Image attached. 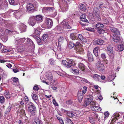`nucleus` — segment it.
Listing matches in <instances>:
<instances>
[{
  "mask_svg": "<svg viewBox=\"0 0 124 124\" xmlns=\"http://www.w3.org/2000/svg\"><path fill=\"white\" fill-rule=\"evenodd\" d=\"M95 17L97 20L100 21L101 20L100 13L95 14Z\"/></svg>",
  "mask_w": 124,
  "mask_h": 124,
  "instance_id": "37998d69",
  "label": "nucleus"
},
{
  "mask_svg": "<svg viewBox=\"0 0 124 124\" xmlns=\"http://www.w3.org/2000/svg\"><path fill=\"white\" fill-rule=\"evenodd\" d=\"M34 17V19L37 23H40L42 22L43 20V17L41 15H38L33 16Z\"/></svg>",
  "mask_w": 124,
  "mask_h": 124,
  "instance_id": "f8f14e48",
  "label": "nucleus"
},
{
  "mask_svg": "<svg viewBox=\"0 0 124 124\" xmlns=\"http://www.w3.org/2000/svg\"><path fill=\"white\" fill-rule=\"evenodd\" d=\"M46 78L49 81L53 82L54 83V80L53 79V77L52 73L51 72H48L46 75Z\"/></svg>",
  "mask_w": 124,
  "mask_h": 124,
  "instance_id": "4468645a",
  "label": "nucleus"
},
{
  "mask_svg": "<svg viewBox=\"0 0 124 124\" xmlns=\"http://www.w3.org/2000/svg\"><path fill=\"white\" fill-rule=\"evenodd\" d=\"M78 67L82 71H85V67L84 64L82 63H79L78 65Z\"/></svg>",
  "mask_w": 124,
  "mask_h": 124,
  "instance_id": "aec40b11",
  "label": "nucleus"
},
{
  "mask_svg": "<svg viewBox=\"0 0 124 124\" xmlns=\"http://www.w3.org/2000/svg\"><path fill=\"white\" fill-rule=\"evenodd\" d=\"M11 108L12 106H9L7 108L4 112L5 115H7L8 114L10 111Z\"/></svg>",
  "mask_w": 124,
  "mask_h": 124,
  "instance_id": "f704fd0d",
  "label": "nucleus"
},
{
  "mask_svg": "<svg viewBox=\"0 0 124 124\" xmlns=\"http://www.w3.org/2000/svg\"><path fill=\"white\" fill-rule=\"evenodd\" d=\"M90 105L91 106H94L98 105V104L95 101H91V102Z\"/></svg>",
  "mask_w": 124,
  "mask_h": 124,
  "instance_id": "5fc2aeb1",
  "label": "nucleus"
},
{
  "mask_svg": "<svg viewBox=\"0 0 124 124\" xmlns=\"http://www.w3.org/2000/svg\"><path fill=\"white\" fill-rule=\"evenodd\" d=\"M11 79L13 81L15 82H17L18 80V78H12Z\"/></svg>",
  "mask_w": 124,
  "mask_h": 124,
  "instance_id": "338daca9",
  "label": "nucleus"
},
{
  "mask_svg": "<svg viewBox=\"0 0 124 124\" xmlns=\"http://www.w3.org/2000/svg\"><path fill=\"white\" fill-rule=\"evenodd\" d=\"M110 29L114 33H115L116 32V29L115 28L110 27Z\"/></svg>",
  "mask_w": 124,
  "mask_h": 124,
  "instance_id": "13d9d810",
  "label": "nucleus"
},
{
  "mask_svg": "<svg viewBox=\"0 0 124 124\" xmlns=\"http://www.w3.org/2000/svg\"><path fill=\"white\" fill-rule=\"evenodd\" d=\"M34 8L32 4L29 3L27 4V9L29 13H31L34 11Z\"/></svg>",
  "mask_w": 124,
  "mask_h": 124,
  "instance_id": "9d476101",
  "label": "nucleus"
},
{
  "mask_svg": "<svg viewBox=\"0 0 124 124\" xmlns=\"http://www.w3.org/2000/svg\"><path fill=\"white\" fill-rule=\"evenodd\" d=\"M49 63L53 65L54 63V61L53 59H50L49 61Z\"/></svg>",
  "mask_w": 124,
  "mask_h": 124,
  "instance_id": "e2e57ef3",
  "label": "nucleus"
},
{
  "mask_svg": "<svg viewBox=\"0 0 124 124\" xmlns=\"http://www.w3.org/2000/svg\"><path fill=\"white\" fill-rule=\"evenodd\" d=\"M36 20L34 19V17L33 16H31L29 18V24L30 25L33 26L36 23Z\"/></svg>",
  "mask_w": 124,
  "mask_h": 124,
  "instance_id": "9b49d317",
  "label": "nucleus"
},
{
  "mask_svg": "<svg viewBox=\"0 0 124 124\" xmlns=\"http://www.w3.org/2000/svg\"><path fill=\"white\" fill-rule=\"evenodd\" d=\"M56 28L57 30L59 31H60L61 30H64L63 27L61 25V24L57 26Z\"/></svg>",
  "mask_w": 124,
  "mask_h": 124,
  "instance_id": "864d4df0",
  "label": "nucleus"
},
{
  "mask_svg": "<svg viewBox=\"0 0 124 124\" xmlns=\"http://www.w3.org/2000/svg\"><path fill=\"white\" fill-rule=\"evenodd\" d=\"M62 64L67 68H70L75 65V64L72 60L69 59L67 61L63 60L62 62Z\"/></svg>",
  "mask_w": 124,
  "mask_h": 124,
  "instance_id": "f03ea898",
  "label": "nucleus"
},
{
  "mask_svg": "<svg viewBox=\"0 0 124 124\" xmlns=\"http://www.w3.org/2000/svg\"><path fill=\"white\" fill-rule=\"evenodd\" d=\"M74 46H75V44H74L73 43L71 42H69L68 45V46L69 48H73Z\"/></svg>",
  "mask_w": 124,
  "mask_h": 124,
  "instance_id": "c03bdc74",
  "label": "nucleus"
},
{
  "mask_svg": "<svg viewBox=\"0 0 124 124\" xmlns=\"http://www.w3.org/2000/svg\"><path fill=\"white\" fill-rule=\"evenodd\" d=\"M32 99L36 103L38 101V97L37 95L35 94H32L31 95Z\"/></svg>",
  "mask_w": 124,
  "mask_h": 124,
  "instance_id": "2f4dec72",
  "label": "nucleus"
},
{
  "mask_svg": "<svg viewBox=\"0 0 124 124\" xmlns=\"http://www.w3.org/2000/svg\"><path fill=\"white\" fill-rule=\"evenodd\" d=\"M67 114L68 116L70 118H72L74 117L76 118V117H78L81 116V115L80 114L71 112L69 111H68Z\"/></svg>",
  "mask_w": 124,
  "mask_h": 124,
  "instance_id": "6e6552de",
  "label": "nucleus"
},
{
  "mask_svg": "<svg viewBox=\"0 0 124 124\" xmlns=\"http://www.w3.org/2000/svg\"><path fill=\"white\" fill-rule=\"evenodd\" d=\"M90 121L91 123L93 124H94L95 123V120L94 119L91 118L90 119Z\"/></svg>",
  "mask_w": 124,
  "mask_h": 124,
  "instance_id": "774afa93",
  "label": "nucleus"
},
{
  "mask_svg": "<svg viewBox=\"0 0 124 124\" xmlns=\"http://www.w3.org/2000/svg\"><path fill=\"white\" fill-rule=\"evenodd\" d=\"M43 77H41L40 79L41 80V82L43 83H45L46 84L49 85H51L54 84V83H53V81L51 82L49 81V82H46L44 79L43 80Z\"/></svg>",
  "mask_w": 124,
  "mask_h": 124,
  "instance_id": "b1692460",
  "label": "nucleus"
},
{
  "mask_svg": "<svg viewBox=\"0 0 124 124\" xmlns=\"http://www.w3.org/2000/svg\"><path fill=\"white\" fill-rule=\"evenodd\" d=\"M109 115V113L108 111H107L104 113L105 116L104 118V120L106 119L108 116Z\"/></svg>",
  "mask_w": 124,
  "mask_h": 124,
  "instance_id": "8fccbe9b",
  "label": "nucleus"
},
{
  "mask_svg": "<svg viewBox=\"0 0 124 124\" xmlns=\"http://www.w3.org/2000/svg\"><path fill=\"white\" fill-rule=\"evenodd\" d=\"M81 81H82V82L83 83H90L89 82V81L87 80L86 79H85V78H82L81 79Z\"/></svg>",
  "mask_w": 124,
  "mask_h": 124,
  "instance_id": "6e6d98bb",
  "label": "nucleus"
},
{
  "mask_svg": "<svg viewBox=\"0 0 124 124\" xmlns=\"http://www.w3.org/2000/svg\"><path fill=\"white\" fill-rule=\"evenodd\" d=\"M112 119L111 120V123L113 124H115L116 121V113H115L112 116Z\"/></svg>",
  "mask_w": 124,
  "mask_h": 124,
  "instance_id": "cd10ccee",
  "label": "nucleus"
},
{
  "mask_svg": "<svg viewBox=\"0 0 124 124\" xmlns=\"http://www.w3.org/2000/svg\"><path fill=\"white\" fill-rule=\"evenodd\" d=\"M91 108L92 110L95 111H99L101 110V108L97 106V105L95 106H92Z\"/></svg>",
  "mask_w": 124,
  "mask_h": 124,
  "instance_id": "a211bd4d",
  "label": "nucleus"
},
{
  "mask_svg": "<svg viewBox=\"0 0 124 124\" xmlns=\"http://www.w3.org/2000/svg\"><path fill=\"white\" fill-rule=\"evenodd\" d=\"M112 40L115 42H116V34L113 35Z\"/></svg>",
  "mask_w": 124,
  "mask_h": 124,
  "instance_id": "680f3d73",
  "label": "nucleus"
},
{
  "mask_svg": "<svg viewBox=\"0 0 124 124\" xmlns=\"http://www.w3.org/2000/svg\"><path fill=\"white\" fill-rule=\"evenodd\" d=\"M3 47L1 50V51L3 52H10L12 50V49L11 48H8L6 46H3Z\"/></svg>",
  "mask_w": 124,
  "mask_h": 124,
  "instance_id": "412c9836",
  "label": "nucleus"
},
{
  "mask_svg": "<svg viewBox=\"0 0 124 124\" xmlns=\"http://www.w3.org/2000/svg\"><path fill=\"white\" fill-rule=\"evenodd\" d=\"M103 26L102 24L98 23L96 25V27L97 28H103Z\"/></svg>",
  "mask_w": 124,
  "mask_h": 124,
  "instance_id": "79ce46f5",
  "label": "nucleus"
},
{
  "mask_svg": "<svg viewBox=\"0 0 124 124\" xmlns=\"http://www.w3.org/2000/svg\"><path fill=\"white\" fill-rule=\"evenodd\" d=\"M76 52L77 53L80 54H84V50L82 47H77L76 49Z\"/></svg>",
  "mask_w": 124,
  "mask_h": 124,
  "instance_id": "f3484780",
  "label": "nucleus"
},
{
  "mask_svg": "<svg viewBox=\"0 0 124 124\" xmlns=\"http://www.w3.org/2000/svg\"><path fill=\"white\" fill-rule=\"evenodd\" d=\"M40 121L38 118H37L33 122V124H40Z\"/></svg>",
  "mask_w": 124,
  "mask_h": 124,
  "instance_id": "603ef678",
  "label": "nucleus"
},
{
  "mask_svg": "<svg viewBox=\"0 0 124 124\" xmlns=\"http://www.w3.org/2000/svg\"><path fill=\"white\" fill-rule=\"evenodd\" d=\"M18 112L19 113H20L22 115H25V110L23 109H19L18 110Z\"/></svg>",
  "mask_w": 124,
  "mask_h": 124,
  "instance_id": "de8ad7c7",
  "label": "nucleus"
},
{
  "mask_svg": "<svg viewBox=\"0 0 124 124\" xmlns=\"http://www.w3.org/2000/svg\"><path fill=\"white\" fill-rule=\"evenodd\" d=\"M101 57L103 59L102 61L104 62H105L106 64H107L108 63V60L106 59V56L105 54L104 53H103L101 55Z\"/></svg>",
  "mask_w": 124,
  "mask_h": 124,
  "instance_id": "a878e982",
  "label": "nucleus"
},
{
  "mask_svg": "<svg viewBox=\"0 0 124 124\" xmlns=\"http://www.w3.org/2000/svg\"><path fill=\"white\" fill-rule=\"evenodd\" d=\"M77 96L79 101L80 102H81L83 97V92L81 91H79L78 93Z\"/></svg>",
  "mask_w": 124,
  "mask_h": 124,
  "instance_id": "dca6fc26",
  "label": "nucleus"
},
{
  "mask_svg": "<svg viewBox=\"0 0 124 124\" xmlns=\"http://www.w3.org/2000/svg\"><path fill=\"white\" fill-rule=\"evenodd\" d=\"M54 8L51 7H44L42 9V12L45 13L47 11H52L54 10Z\"/></svg>",
  "mask_w": 124,
  "mask_h": 124,
  "instance_id": "2eb2a0df",
  "label": "nucleus"
},
{
  "mask_svg": "<svg viewBox=\"0 0 124 124\" xmlns=\"http://www.w3.org/2000/svg\"><path fill=\"white\" fill-rule=\"evenodd\" d=\"M124 116L121 113L119 114V113H117V124H122L124 121Z\"/></svg>",
  "mask_w": 124,
  "mask_h": 124,
  "instance_id": "20e7f679",
  "label": "nucleus"
},
{
  "mask_svg": "<svg viewBox=\"0 0 124 124\" xmlns=\"http://www.w3.org/2000/svg\"><path fill=\"white\" fill-rule=\"evenodd\" d=\"M120 32L117 29V42L118 45V49L119 51H122L124 49V44L122 38L120 37Z\"/></svg>",
  "mask_w": 124,
  "mask_h": 124,
  "instance_id": "f257e3e1",
  "label": "nucleus"
},
{
  "mask_svg": "<svg viewBox=\"0 0 124 124\" xmlns=\"http://www.w3.org/2000/svg\"><path fill=\"white\" fill-rule=\"evenodd\" d=\"M19 28L21 32H24L26 31L27 26L24 23H20L19 24Z\"/></svg>",
  "mask_w": 124,
  "mask_h": 124,
  "instance_id": "0eeeda50",
  "label": "nucleus"
},
{
  "mask_svg": "<svg viewBox=\"0 0 124 124\" xmlns=\"http://www.w3.org/2000/svg\"><path fill=\"white\" fill-rule=\"evenodd\" d=\"M91 101L87 100H86L84 102V106H86L90 104Z\"/></svg>",
  "mask_w": 124,
  "mask_h": 124,
  "instance_id": "49530a36",
  "label": "nucleus"
},
{
  "mask_svg": "<svg viewBox=\"0 0 124 124\" xmlns=\"http://www.w3.org/2000/svg\"><path fill=\"white\" fill-rule=\"evenodd\" d=\"M63 56V55L62 53H59L58 54H57V55L56 56V57L58 59H61Z\"/></svg>",
  "mask_w": 124,
  "mask_h": 124,
  "instance_id": "4d7b16f0",
  "label": "nucleus"
},
{
  "mask_svg": "<svg viewBox=\"0 0 124 124\" xmlns=\"http://www.w3.org/2000/svg\"><path fill=\"white\" fill-rule=\"evenodd\" d=\"M86 17L85 15L83 14L80 17V19L81 21L84 22H85L89 23L88 22L87 19H86Z\"/></svg>",
  "mask_w": 124,
  "mask_h": 124,
  "instance_id": "4be33fe9",
  "label": "nucleus"
},
{
  "mask_svg": "<svg viewBox=\"0 0 124 124\" xmlns=\"http://www.w3.org/2000/svg\"><path fill=\"white\" fill-rule=\"evenodd\" d=\"M26 39L24 38L19 39L17 38L15 39V42L16 44L19 45L23 43L25 41Z\"/></svg>",
  "mask_w": 124,
  "mask_h": 124,
  "instance_id": "423d86ee",
  "label": "nucleus"
},
{
  "mask_svg": "<svg viewBox=\"0 0 124 124\" xmlns=\"http://www.w3.org/2000/svg\"><path fill=\"white\" fill-rule=\"evenodd\" d=\"M107 50L108 55H110L113 53V49L111 46L109 45L107 47Z\"/></svg>",
  "mask_w": 124,
  "mask_h": 124,
  "instance_id": "6ab92c4d",
  "label": "nucleus"
},
{
  "mask_svg": "<svg viewBox=\"0 0 124 124\" xmlns=\"http://www.w3.org/2000/svg\"><path fill=\"white\" fill-rule=\"evenodd\" d=\"M27 44L28 45L32 46L33 47H34L35 46L33 41L30 38H27Z\"/></svg>",
  "mask_w": 124,
  "mask_h": 124,
  "instance_id": "393cba45",
  "label": "nucleus"
},
{
  "mask_svg": "<svg viewBox=\"0 0 124 124\" xmlns=\"http://www.w3.org/2000/svg\"><path fill=\"white\" fill-rule=\"evenodd\" d=\"M79 9L80 11H84L86 9V7L84 4H82L80 6Z\"/></svg>",
  "mask_w": 124,
  "mask_h": 124,
  "instance_id": "72a5a7b5",
  "label": "nucleus"
},
{
  "mask_svg": "<svg viewBox=\"0 0 124 124\" xmlns=\"http://www.w3.org/2000/svg\"><path fill=\"white\" fill-rule=\"evenodd\" d=\"M96 66L97 69L101 72L105 70V66L100 61H98L96 63Z\"/></svg>",
  "mask_w": 124,
  "mask_h": 124,
  "instance_id": "7ed1b4c3",
  "label": "nucleus"
},
{
  "mask_svg": "<svg viewBox=\"0 0 124 124\" xmlns=\"http://www.w3.org/2000/svg\"><path fill=\"white\" fill-rule=\"evenodd\" d=\"M28 110L30 112L34 113L36 111V108L32 104L29 106L28 108Z\"/></svg>",
  "mask_w": 124,
  "mask_h": 124,
  "instance_id": "ddd939ff",
  "label": "nucleus"
},
{
  "mask_svg": "<svg viewBox=\"0 0 124 124\" xmlns=\"http://www.w3.org/2000/svg\"><path fill=\"white\" fill-rule=\"evenodd\" d=\"M93 78L95 81H96L100 80V76L97 74H95L93 75Z\"/></svg>",
  "mask_w": 124,
  "mask_h": 124,
  "instance_id": "7c9ffc66",
  "label": "nucleus"
},
{
  "mask_svg": "<svg viewBox=\"0 0 124 124\" xmlns=\"http://www.w3.org/2000/svg\"><path fill=\"white\" fill-rule=\"evenodd\" d=\"M7 39L8 38L7 36H4L2 38V40L4 42H6L7 40Z\"/></svg>",
  "mask_w": 124,
  "mask_h": 124,
  "instance_id": "69168bd1",
  "label": "nucleus"
},
{
  "mask_svg": "<svg viewBox=\"0 0 124 124\" xmlns=\"http://www.w3.org/2000/svg\"><path fill=\"white\" fill-rule=\"evenodd\" d=\"M93 12L94 15L100 13L98 9L96 7H94V8Z\"/></svg>",
  "mask_w": 124,
  "mask_h": 124,
  "instance_id": "ea45409f",
  "label": "nucleus"
},
{
  "mask_svg": "<svg viewBox=\"0 0 124 124\" xmlns=\"http://www.w3.org/2000/svg\"><path fill=\"white\" fill-rule=\"evenodd\" d=\"M115 78L114 75H110L108 77V80L109 81H112Z\"/></svg>",
  "mask_w": 124,
  "mask_h": 124,
  "instance_id": "c9c22d12",
  "label": "nucleus"
},
{
  "mask_svg": "<svg viewBox=\"0 0 124 124\" xmlns=\"http://www.w3.org/2000/svg\"><path fill=\"white\" fill-rule=\"evenodd\" d=\"M13 93H12L11 95L8 92H6L4 93V95L7 99H9L11 96H13Z\"/></svg>",
  "mask_w": 124,
  "mask_h": 124,
  "instance_id": "c85d7f7f",
  "label": "nucleus"
},
{
  "mask_svg": "<svg viewBox=\"0 0 124 124\" xmlns=\"http://www.w3.org/2000/svg\"><path fill=\"white\" fill-rule=\"evenodd\" d=\"M68 5L67 4L63 6L61 8L62 11L63 12H66L68 9Z\"/></svg>",
  "mask_w": 124,
  "mask_h": 124,
  "instance_id": "bb28decb",
  "label": "nucleus"
},
{
  "mask_svg": "<svg viewBox=\"0 0 124 124\" xmlns=\"http://www.w3.org/2000/svg\"><path fill=\"white\" fill-rule=\"evenodd\" d=\"M0 101L1 104L4 103L5 101V98L3 96H0Z\"/></svg>",
  "mask_w": 124,
  "mask_h": 124,
  "instance_id": "a18cd8bd",
  "label": "nucleus"
},
{
  "mask_svg": "<svg viewBox=\"0 0 124 124\" xmlns=\"http://www.w3.org/2000/svg\"><path fill=\"white\" fill-rule=\"evenodd\" d=\"M70 71L74 74H78L79 73L78 70L74 69H71Z\"/></svg>",
  "mask_w": 124,
  "mask_h": 124,
  "instance_id": "58836bf2",
  "label": "nucleus"
},
{
  "mask_svg": "<svg viewBox=\"0 0 124 124\" xmlns=\"http://www.w3.org/2000/svg\"><path fill=\"white\" fill-rule=\"evenodd\" d=\"M80 46H82V45L80 43V42L78 41H77L76 42V44H75V46L76 47Z\"/></svg>",
  "mask_w": 124,
  "mask_h": 124,
  "instance_id": "0e129e2a",
  "label": "nucleus"
},
{
  "mask_svg": "<svg viewBox=\"0 0 124 124\" xmlns=\"http://www.w3.org/2000/svg\"><path fill=\"white\" fill-rule=\"evenodd\" d=\"M95 42L98 45H102L104 42V41L102 40L98 39L95 41Z\"/></svg>",
  "mask_w": 124,
  "mask_h": 124,
  "instance_id": "4c0bfd02",
  "label": "nucleus"
},
{
  "mask_svg": "<svg viewBox=\"0 0 124 124\" xmlns=\"http://www.w3.org/2000/svg\"><path fill=\"white\" fill-rule=\"evenodd\" d=\"M9 4L12 5H16L17 4L14 1V0H8Z\"/></svg>",
  "mask_w": 124,
  "mask_h": 124,
  "instance_id": "09e8293b",
  "label": "nucleus"
},
{
  "mask_svg": "<svg viewBox=\"0 0 124 124\" xmlns=\"http://www.w3.org/2000/svg\"><path fill=\"white\" fill-rule=\"evenodd\" d=\"M45 24L48 28H50L53 26V22L50 19L46 18V19Z\"/></svg>",
  "mask_w": 124,
  "mask_h": 124,
  "instance_id": "39448f33",
  "label": "nucleus"
},
{
  "mask_svg": "<svg viewBox=\"0 0 124 124\" xmlns=\"http://www.w3.org/2000/svg\"><path fill=\"white\" fill-rule=\"evenodd\" d=\"M87 57L88 61L91 62H92L93 60V58L92 55L90 52L89 51L87 53Z\"/></svg>",
  "mask_w": 124,
  "mask_h": 124,
  "instance_id": "5701e85b",
  "label": "nucleus"
},
{
  "mask_svg": "<svg viewBox=\"0 0 124 124\" xmlns=\"http://www.w3.org/2000/svg\"><path fill=\"white\" fill-rule=\"evenodd\" d=\"M98 48L97 47L95 48L93 50V53L96 57L98 55Z\"/></svg>",
  "mask_w": 124,
  "mask_h": 124,
  "instance_id": "e433bc0d",
  "label": "nucleus"
},
{
  "mask_svg": "<svg viewBox=\"0 0 124 124\" xmlns=\"http://www.w3.org/2000/svg\"><path fill=\"white\" fill-rule=\"evenodd\" d=\"M87 90V87L86 86H84L83 87V88L82 92H83V93H84L85 94L86 93Z\"/></svg>",
  "mask_w": 124,
  "mask_h": 124,
  "instance_id": "bf43d9fd",
  "label": "nucleus"
},
{
  "mask_svg": "<svg viewBox=\"0 0 124 124\" xmlns=\"http://www.w3.org/2000/svg\"><path fill=\"white\" fill-rule=\"evenodd\" d=\"M24 48L23 46H20L17 48V50L19 52H21L24 50Z\"/></svg>",
  "mask_w": 124,
  "mask_h": 124,
  "instance_id": "3c124183",
  "label": "nucleus"
},
{
  "mask_svg": "<svg viewBox=\"0 0 124 124\" xmlns=\"http://www.w3.org/2000/svg\"><path fill=\"white\" fill-rule=\"evenodd\" d=\"M78 38L83 42H87L86 39L81 34H79L78 35Z\"/></svg>",
  "mask_w": 124,
  "mask_h": 124,
  "instance_id": "c756f323",
  "label": "nucleus"
},
{
  "mask_svg": "<svg viewBox=\"0 0 124 124\" xmlns=\"http://www.w3.org/2000/svg\"><path fill=\"white\" fill-rule=\"evenodd\" d=\"M61 25L63 27L64 29L71 28V26L68 25V23L65 21H62L61 24Z\"/></svg>",
  "mask_w": 124,
  "mask_h": 124,
  "instance_id": "1a4fd4ad",
  "label": "nucleus"
},
{
  "mask_svg": "<svg viewBox=\"0 0 124 124\" xmlns=\"http://www.w3.org/2000/svg\"><path fill=\"white\" fill-rule=\"evenodd\" d=\"M86 99L89 101H92L93 100V96L92 95H89L88 96Z\"/></svg>",
  "mask_w": 124,
  "mask_h": 124,
  "instance_id": "052dcab7",
  "label": "nucleus"
},
{
  "mask_svg": "<svg viewBox=\"0 0 124 124\" xmlns=\"http://www.w3.org/2000/svg\"><path fill=\"white\" fill-rule=\"evenodd\" d=\"M64 38L62 37H60L58 40V45L59 46L61 45V44L63 42Z\"/></svg>",
  "mask_w": 124,
  "mask_h": 124,
  "instance_id": "a19ab883",
  "label": "nucleus"
},
{
  "mask_svg": "<svg viewBox=\"0 0 124 124\" xmlns=\"http://www.w3.org/2000/svg\"><path fill=\"white\" fill-rule=\"evenodd\" d=\"M77 35L76 33H71L70 35V38L73 40H75L77 39Z\"/></svg>",
  "mask_w": 124,
  "mask_h": 124,
  "instance_id": "473e14b6",
  "label": "nucleus"
}]
</instances>
